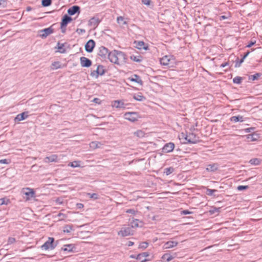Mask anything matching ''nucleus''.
I'll return each instance as SVG.
<instances>
[{
  "label": "nucleus",
  "instance_id": "obj_1",
  "mask_svg": "<svg viewBox=\"0 0 262 262\" xmlns=\"http://www.w3.org/2000/svg\"><path fill=\"white\" fill-rule=\"evenodd\" d=\"M108 59L112 63L122 65L126 62L127 57L124 53L114 50L110 52Z\"/></svg>",
  "mask_w": 262,
  "mask_h": 262
},
{
  "label": "nucleus",
  "instance_id": "obj_2",
  "mask_svg": "<svg viewBox=\"0 0 262 262\" xmlns=\"http://www.w3.org/2000/svg\"><path fill=\"white\" fill-rule=\"evenodd\" d=\"M124 118L131 122H135L140 118L137 112H127L124 114Z\"/></svg>",
  "mask_w": 262,
  "mask_h": 262
},
{
  "label": "nucleus",
  "instance_id": "obj_3",
  "mask_svg": "<svg viewBox=\"0 0 262 262\" xmlns=\"http://www.w3.org/2000/svg\"><path fill=\"white\" fill-rule=\"evenodd\" d=\"M54 239L53 237H49L48 240L42 246L41 248L43 250L54 249L55 246L53 245Z\"/></svg>",
  "mask_w": 262,
  "mask_h": 262
},
{
  "label": "nucleus",
  "instance_id": "obj_4",
  "mask_svg": "<svg viewBox=\"0 0 262 262\" xmlns=\"http://www.w3.org/2000/svg\"><path fill=\"white\" fill-rule=\"evenodd\" d=\"M109 53L110 52L106 48L103 46H101L99 49L98 54L102 59H105L106 58L108 59Z\"/></svg>",
  "mask_w": 262,
  "mask_h": 262
},
{
  "label": "nucleus",
  "instance_id": "obj_5",
  "mask_svg": "<svg viewBox=\"0 0 262 262\" xmlns=\"http://www.w3.org/2000/svg\"><path fill=\"white\" fill-rule=\"evenodd\" d=\"M119 235L125 237L133 234V230L130 227H123L118 232Z\"/></svg>",
  "mask_w": 262,
  "mask_h": 262
},
{
  "label": "nucleus",
  "instance_id": "obj_6",
  "mask_svg": "<svg viewBox=\"0 0 262 262\" xmlns=\"http://www.w3.org/2000/svg\"><path fill=\"white\" fill-rule=\"evenodd\" d=\"M95 46V41L92 39L89 40L85 45V51L88 53H91L93 51Z\"/></svg>",
  "mask_w": 262,
  "mask_h": 262
},
{
  "label": "nucleus",
  "instance_id": "obj_7",
  "mask_svg": "<svg viewBox=\"0 0 262 262\" xmlns=\"http://www.w3.org/2000/svg\"><path fill=\"white\" fill-rule=\"evenodd\" d=\"M23 193L27 196V199L33 198L35 197V191L33 189L30 188H26L23 189Z\"/></svg>",
  "mask_w": 262,
  "mask_h": 262
},
{
  "label": "nucleus",
  "instance_id": "obj_8",
  "mask_svg": "<svg viewBox=\"0 0 262 262\" xmlns=\"http://www.w3.org/2000/svg\"><path fill=\"white\" fill-rule=\"evenodd\" d=\"M72 20V18L68 15H64L62 18L60 23V28L63 29V27H66L67 25Z\"/></svg>",
  "mask_w": 262,
  "mask_h": 262
},
{
  "label": "nucleus",
  "instance_id": "obj_9",
  "mask_svg": "<svg viewBox=\"0 0 262 262\" xmlns=\"http://www.w3.org/2000/svg\"><path fill=\"white\" fill-rule=\"evenodd\" d=\"M174 148V144L169 142L165 144L162 148V151L164 153H168L171 152Z\"/></svg>",
  "mask_w": 262,
  "mask_h": 262
},
{
  "label": "nucleus",
  "instance_id": "obj_10",
  "mask_svg": "<svg viewBox=\"0 0 262 262\" xmlns=\"http://www.w3.org/2000/svg\"><path fill=\"white\" fill-rule=\"evenodd\" d=\"M80 61L82 67L88 68L92 65L91 60L85 57H80Z\"/></svg>",
  "mask_w": 262,
  "mask_h": 262
},
{
  "label": "nucleus",
  "instance_id": "obj_11",
  "mask_svg": "<svg viewBox=\"0 0 262 262\" xmlns=\"http://www.w3.org/2000/svg\"><path fill=\"white\" fill-rule=\"evenodd\" d=\"M39 32L42 33L39 34L40 37L43 38H46L47 36L53 32V29H52V27H49L40 30Z\"/></svg>",
  "mask_w": 262,
  "mask_h": 262
},
{
  "label": "nucleus",
  "instance_id": "obj_12",
  "mask_svg": "<svg viewBox=\"0 0 262 262\" xmlns=\"http://www.w3.org/2000/svg\"><path fill=\"white\" fill-rule=\"evenodd\" d=\"M128 18H125L123 16H120L117 18V22L121 27H123L124 25H127L128 24Z\"/></svg>",
  "mask_w": 262,
  "mask_h": 262
},
{
  "label": "nucleus",
  "instance_id": "obj_13",
  "mask_svg": "<svg viewBox=\"0 0 262 262\" xmlns=\"http://www.w3.org/2000/svg\"><path fill=\"white\" fill-rule=\"evenodd\" d=\"M77 12H80V7L78 6H73L68 10V13L70 15H73Z\"/></svg>",
  "mask_w": 262,
  "mask_h": 262
},
{
  "label": "nucleus",
  "instance_id": "obj_14",
  "mask_svg": "<svg viewBox=\"0 0 262 262\" xmlns=\"http://www.w3.org/2000/svg\"><path fill=\"white\" fill-rule=\"evenodd\" d=\"M100 23V20L97 17H92L89 21V25L92 27H96Z\"/></svg>",
  "mask_w": 262,
  "mask_h": 262
},
{
  "label": "nucleus",
  "instance_id": "obj_15",
  "mask_svg": "<svg viewBox=\"0 0 262 262\" xmlns=\"http://www.w3.org/2000/svg\"><path fill=\"white\" fill-rule=\"evenodd\" d=\"M186 143H196V138L195 135L192 134H189V135H187L186 138Z\"/></svg>",
  "mask_w": 262,
  "mask_h": 262
},
{
  "label": "nucleus",
  "instance_id": "obj_16",
  "mask_svg": "<svg viewBox=\"0 0 262 262\" xmlns=\"http://www.w3.org/2000/svg\"><path fill=\"white\" fill-rule=\"evenodd\" d=\"M112 106L117 108H125L124 104L122 100H115L112 102Z\"/></svg>",
  "mask_w": 262,
  "mask_h": 262
},
{
  "label": "nucleus",
  "instance_id": "obj_17",
  "mask_svg": "<svg viewBox=\"0 0 262 262\" xmlns=\"http://www.w3.org/2000/svg\"><path fill=\"white\" fill-rule=\"evenodd\" d=\"M178 244V243L176 241H168L164 244V248L165 249L172 248L173 247L177 246Z\"/></svg>",
  "mask_w": 262,
  "mask_h": 262
},
{
  "label": "nucleus",
  "instance_id": "obj_18",
  "mask_svg": "<svg viewBox=\"0 0 262 262\" xmlns=\"http://www.w3.org/2000/svg\"><path fill=\"white\" fill-rule=\"evenodd\" d=\"M149 255L147 252H143L139 254L136 256V259L141 261V262L146 261L147 260L146 257Z\"/></svg>",
  "mask_w": 262,
  "mask_h": 262
},
{
  "label": "nucleus",
  "instance_id": "obj_19",
  "mask_svg": "<svg viewBox=\"0 0 262 262\" xmlns=\"http://www.w3.org/2000/svg\"><path fill=\"white\" fill-rule=\"evenodd\" d=\"M28 117V112H23L21 114H18L15 118L16 121H20L27 118Z\"/></svg>",
  "mask_w": 262,
  "mask_h": 262
},
{
  "label": "nucleus",
  "instance_id": "obj_20",
  "mask_svg": "<svg viewBox=\"0 0 262 262\" xmlns=\"http://www.w3.org/2000/svg\"><path fill=\"white\" fill-rule=\"evenodd\" d=\"M57 161V156L55 155H53L49 157H46L45 158L44 161L46 163L51 162H56Z\"/></svg>",
  "mask_w": 262,
  "mask_h": 262
},
{
  "label": "nucleus",
  "instance_id": "obj_21",
  "mask_svg": "<svg viewBox=\"0 0 262 262\" xmlns=\"http://www.w3.org/2000/svg\"><path fill=\"white\" fill-rule=\"evenodd\" d=\"M259 138V135L257 134H249L247 136V138L249 141H257Z\"/></svg>",
  "mask_w": 262,
  "mask_h": 262
},
{
  "label": "nucleus",
  "instance_id": "obj_22",
  "mask_svg": "<svg viewBox=\"0 0 262 262\" xmlns=\"http://www.w3.org/2000/svg\"><path fill=\"white\" fill-rule=\"evenodd\" d=\"M102 145V144L98 141H92L90 143V147L94 149L100 148Z\"/></svg>",
  "mask_w": 262,
  "mask_h": 262
},
{
  "label": "nucleus",
  "instance_id": "obj_23",
  "mask_svg": "<svg viewBox=\"0 0 262 262\" xmlns=\"http://www.w3.org/2000/svg\"><path fill=\"white\" fill-rule=\"evenodd\" d=\"M106 70L104 69V68L102 65H98L97 69L96 70V72H97V75L102 76L104 74Z\"/></svg>",
  "mask_w": 262,
  "mask_h": 262
},
{
  "label": "nucleus",
  "instance_id": "obj_24",
  "mask_svg": "<svg viewBox=\"0 0 262 262\" xmlns=\"http://www.w3.org/2000/svg\"><path fill=\"white\" fill-rule=\"evenodd\" d=\"M170 58L168 56H165L160 59V63L163 66H167L169 64Z\"/></svg>",
  "mask_w": 262,
  "mask_h": 262
},
{
  "label": "nucleus",
  "instance_id": "obj_25",
  "mask_svg": "<svg viewBox=\"0 0 262 262\" xmlns=\"http://www.w3.org/2000/svg\"><path fill=\"white\" fill-rule=\"evenodd\" d=\"M218 168V165L217 164H210L208 165L206 170L208 171H214Z\"/></svg>",
  "mask_w": 262,
  "mask_h": 262
},
{
  "label": "nucleus",
  "instance_id": "obj_26",
  "mask_svg": "<svg viewBox=\"0 0 262 262\" xmlns=\"http://www.w3.org/2000/svg\"><path fill=\"white\" fill-rule=\"evenodd\" d=\"M130 80L132 81L136 82L139 84H142L143 82L139 76L137 75H134L133 77L130 78Z\"/></svg>",
  "mask_w": 262,
  "mask_h": 262
},
{
  "label": "nucleus",
  "instance_id": "obj_27",
  "mask_svg": "<svg viewBox=\"0 0 262 262\" xmlns=\"http://www.w3.org/2000/svg\"><path fill=\"white\" fill-rule=\"evenodd\" d=\"M130 58L131 60H133L134 61L137 62H141L143 59V57L140 55H138V56L132 55V56H130Z\"/></svg>",
  "mask_w": 262,
  "mask_h": 262
},
{
  "label": "nucleus",
  "instance_id": "obj_28",
  "mask_svg": "<svg viewBox=\"0 0 262 262\" xmlns=\"http://www.w3.org/2000/svg\"><path fill=\"white\" fill-rule=\"evenodd\" d=\"M139 223H140L141 224H142V222L139 221V220L134 219V220H133L132 221H131L130 223V225L132 228H136V227H138L139 226H141V225H139Z\"/></svg>",
  "mask_w": 262,
  "mask_h": 262
},
{
  "label": "nucleus",
  "instance_id": "obj_29",
  "mask_svg": "<svg viewBox=\"0 0 262 262\" xmlns=\"http://www.w3.org/2000/svg\"><path fill=\"white\" fill-rule=\"evenodd\" d=\"M60 68H61V66L60 62L59 61H55L53 62L51 66V69L52 70H56Z\"/></svg>",
  "mask_w": 262,
  "mask_h": 262
},
{
  "label": "nucleus",
  "instance_id": "obj_30",
  "mask_svg": "<svg viewBox=\"0 0 262 262\" xmlns=\"http://www.w3.org/2000/svg\"><path fill=\"white\" fill-rule=\"evenodd\" d=\"M162 258L167 262H169L173 258V257L168 253H165L162 256Z\"/></svg>",
  "mask_w": 262,
  "mask_h": 262
},
{
  "label": "nucleus",
  "instance_id": "obj_31",
  "mask_svg": "<svg viewBox=\"0 0 262 262\" xmlns=\"http://www.w3.org/2000/svg\"><path fill=\"white\" fill-rule=\"evenodd\" d=\"M230 120L231 121H233V122H243V116H232L231 118H230Z\"/></svg>",
  "mask_w": 262,
  "mask_h": 262
},
{
  "label": "nucleus",
  "instance_id": "obj_32",
  "mask_svg": "<svg viewBox=\"0 0 262 262\" xmlns=\"http://www.w3.org/2000/svg\"><path fill=\"white\" fill-rule=\"evenodd\" d=\"M261 75V74L259 73H256L254 75L249 76V80H252L253 81L257 80Z\"/></svg>",
  "mask_w": 262,
  "mask_h": 262
},
{
  "label": "nucleus",
  "instance_id": "obj_33",
  "mask_svg": "<svg viewBox=\"0 0 262 262\" xmlns=\"http://www.w3.org/2000/svg\"><path fill=\"white\" fill-rule=\"evenodd\" d=\"M261 160L257 158L252 159L249 161V163L254 165H258L260 163Z\"/></svg>",
  "mask_w": 262,
  "mask_h": 262
},
{
  "label": "nucleus",
  "instance_id": "obj_34",
  "mask_svg": "<svg viewBox=\"0 0 262 262\" xmlns=\"http://www.w3.org/2000/svg\"><path fill=\"white\" fill-rule=\"evenodd\" d=\"M145 45V43L143 41H138L137 42V48L139 49H143L144 50H147V47H145L144 46Z\"/></svg>",
  "mask_w": 262,
  "mask_h": 262
},
{
  "label": "nucleus",
  "instance_id": "obj_35",
  "mask_svg": "<svg viewBox=\"0 0 262 262\" xmlns=\"http://www.w3.org/2000/svg\"><path fill=\"white\" fill-rule=\"evenodd\" d=\"M64 44L63 43H60L58 42L57 43V48L59 50V51L61 53H63L66 52V50L64 49Z\"/></svg>",
  "mask_w": 262,
  "mask_h": 262
},
{
  "label": "nucleus",
  "instance_id": "obj_36",
  "mask_svg": "<svg viewBox=\"0 0 262 262\" xmlns=\"http://www.w3.org/2000/svg\"><path fill=\"white\" fill-rule=\"evenodd\" d=\"M74 246L72 245H66L62 248L63 251H72Z\"/></svg>",
  "mask_w": 262,
  "mask_h": 262
},
{
  "label": "nucleus",
  "instance_id": "obj_37",
  "mask_svg": "<svg viewBox=\"0 0 262 262\" xmlns=\"http://www.w3.org/2000/svg\"><path fill=\"white\" fill-rule=\"evenodd\" d=\"M174 171V168L172 167L166 168L164 169V173L168 176Z\"/></svg>",
  "mask_w": 262,
  "mask_h": 262
},
{
  "label": "nucleus",
  "instance_id": "obj_38",
  "mask_svg": "<svg viewBox=\"0 0 262 262\" xmlns=\"http://www.w3.org/2000/svg\"><path fill=\"white\" fill-rule=\"evenodd\" d=\"M52 4V0H42L41 5L43 7H48Z\"/></svg>",
  "mask_w": 262,
  "mask_h": 262
},
{
  "label": "nucleus",
  "instance_id": "obj_39",
  "mask_svg": "<svg viewBox=\"0 0 262 262\" xmlns=\"http://www.w3.org/2000/svg\"><path fill=\"white\" fill-rule=\"evenodd\" d=\"M134 135L139 138H142L144 136L145 134L142 130H138L137 131L134 133Z\"/></svg>",
  "mask_w": 262,
  "mask_h": 262
},
{
  "label": "nucleus",
  "instance_id": "obj_40",
  "mask_svg": "<svg viewBox=\"0 0 262 262\" xmlns=\"http://www.w3.org/2000/svg\"><path fill=\"white\" fill-rule=\"evenodd\" d=\"M220 207H212L211 209L209 210V212L211 214H213L215 213H219L220 212Z\"/></svg>",
  "mask_w": 262,
  "mask_h": 262
},
{
  "label": "nucleus",
  "instance_id": "obj_41",
  "mask_svg": "<svg viewBox=\"0 0 262 262\" xmlns=\"http://www.w3.org/2000/svg\"><path fill=\"white\" fill-rule=\"evenodd\" d=\"M242 79H243L242 77H239V76H236L233 78V82L234 83L240 84L242 82Z\"/></svg>",
  "mask_w": 262,
  "mask_h": 262
},
{
  "label": "nucleus",
  "instance_id": "obj_42",
  "mask_svg": "<svg viewBox=\"0 0 262 262\" xmlns=\"http://www.w3.org/2000/svg\"><path fill=\"white\" fill-rule=\"evenodd\" d=\"M244 60L242 58L241 59H239L238 58L236 59L235 61V67L238 68L241 67V64L244 62Z\"/></svg>",
  "mask_w": 262,
  "mask_h": 262
},
{
  "label": "nucleus",
  "instance_id": "obj_43",
  "mask_svg": "<svg viewBox=\"0 0 262 262\" xmlns=\"http://www.w3.org/2000/svg\"><path fill=\"white\" fill-rule=\"evenodd\" d=\"M134 98L135 100H138V101H142L144 100H145V98L143 96L140 95H135L134 96Z\"/></svg>",
  "mask_w": 262,
  "mask_h": 262
},
{
  "label": "nucleus",
  "instance_id": "obj_44",
  "mask_svg": "<svg viewBox=\"0 0 262 262\" xmlns=\"http://www.w3.org/2000/svg\"><path fill=\"white\" fill-rule=\"evenodd\" d=\"M69 165L74 168L78 167L80 166L79 161H75L73 162L70 163V164H69Z\"/></svg>",
  "mask_w": 262,
  "mask_h": 262
},
{
  "label": "nucleus",
  "instance_id": "obj_45",
  "mask_svg": "<svg viewBox=\"0 0 262 262\" xmlns=\"http://www.w3.org/2000/svg\"><path fill=\"white\" fill-rule=\"evenodd\" d=\"M216 191H217V190H215V189H207L206 193L208 195L212 196V195H214L213 194V193L215 192H216Z\"/></svg>",
  "mask_w": 262,
  "mask_h": 262
},
{
  "label": "nucleus",
  "instance_id": "obj_46",
  "mask_svg": "<svg viewBox=\"0 0 262 262\" xmlns=\"http://www.w3.org/2000/svg\"><path fill=\"white\" fill-rule=\"evenodd\" d=\"M88 196H89V197L91 199H93L94 200H97L99 198L98 197V194L97 193H89L88 194Z\"/></svg>",
  "mask_w": 262,
  "mask_h": 262
},
{
  "label": "nucleus",
  "instance_id": "obj_47",
  "mask_svg": "<svg viewBox=\"0 0 262 262\" xmlns=\"http://www.w3.org/2000/svg\"><path fill=\"white\" fill-rule=\"evenodd\" d=\"M10 202L8 199H6L5 198L0 199V205H2L4 204L7 205Z\"/></svg>",
  "mask_w": 262,
  "mask_h": 262
},
{
  "label": "nucleus",
  "instance_id": "obj_48",
  "mask_svg": "<svg viewBox=\"0 0 262 262\" xmlns=\"http://www.w3.org/2000/svg\"><path fill=\"white\" fill-rule=\"evenodd\" d=\"M179 138L180 140H185L184 141V143H186V138H187V135H185L184 133H182L179 135Z\"/></svg>",
  "mask_w": 262,
  "mask_h": 262
},
{
  "label": "nucleus",
  "instance_id": "obj_49",
  "mask_svg": "<svg viewBox=\"0 0 262 262\" xmlns=\"http://www.w3.org/2000/svg\"><path fill=\"white\" fill-rule=\"evenodd\" d=\"M148 243L146 242H142L140 244L139 248L142 249H146L148 247Z\"/></svg>",
  "mask_w": 262,
  "mask_h": 262
},
{
  "label": "nucleus",
  "instance_id": "obj_50",
  "mask_svg": "<svg viewBox=\"0 0 262 262\" xmlns=\"http://www.w3.org/2000/svg\"><path fill=\"white\" fill-rule=\"evenodd\" d=\"M11 163V160L10 159H1L0 160V163L1 164H9Z\"/></svg>",
  "mask_w": 262,
  "mask_h": 262
},
{
  "label": "nucleus",
  "instance_id": "obj_51",
  "mask_svg": "<svg viewBox=\"0 0 262 262\" xmlns=\"http://www.w3.org/2000/svg\"><path fill=\"white\" fill-rule=\"evenodd\" d=\"M249 188L248 186L239 185L237 187V189L239 191L246 190Z\"/></svg>",
  "mask_w": 262,
  "mask_h": 262
},
{
  "label": "nucleus",
  "instance_id": "obj_52",
  "mask_svg": "<svg viewBox=\"0 0 262 262\" xmlns=\"http://www.w3.org/2000/svg\"><path fill=\"white\" fill-rule=\"evenodd\" d=\"M7 5L6 0H0V8H5Z\"/></svg>",
  "mask_w": 262,
  "mask_h": 262
},
{
  "label": "nucleus",
  "instance_id": "obj_53",
  "mask_svg": "<svg viewBox=\"0 0 262 262\" xmlns=\"http://www.w3.org/2000/svg\"><path fill=\"white\" fill-rule=\"evenodd\" d=\"M57 216L59 217V220H63L66 217V215L61 212L59 213Z\"/></svg>",
  "mask_w": 262,
  "mask_h": 262
},
{
  "label": "nucleus",
  "instance_id": "obj_54",
  "mask_svg": "<svg viewBox=\"0 0 262 262\" xmlns=\"http://www.w3.org/2000/svg\"><path fill=\"white\" fill-rule=\"evenodd\" d=\"M72 230V227L71 226H66L64 227L63 230L64 232H70Z\"/></svg>",
  "mask_w": 262,
  "mask_h": 262
},
{
  "label": "nucleus",
  "instance_id": "obj_55",
  "mask_svg": "<svg viewBox=\"0 0 262 262\" xmlns=\"http://www.w3.org/2000/svg\"><path fill=\"white\" fill-rule=\"evenodd\" d=\"M15 242V239L14 237H9L8 240V244H12Z\"/></svg>",
  "mask_w": 262,
  "mask_h": 262
},
{
  "label": "nucleus",
  "instance_id": "obj_56",
  "mask_svg": "<svg viewBox=\"0 0 262 262\" xmlns=\"http://www.w3.org/2000/svg\"><path fill=\"white\" fill-rule=\"evenodd\" d=\"M76 32L78 34H80L84 33L85 32V30L83 29L78 28L76 30Z\"/></svg>",
  "mask_w": 262,
  "mask_h": 262
},
{
  "label": "nucleus",
  "instance_id": "obj_57",
  "mask_svg": "<svg viewBox=\"0 0 262 262\" xmlns=\"http://www.w3.org/2000/svg\"><path fill=\"white\" fill-rule=\"evenodd\" d=\"M142 2L144 5L149 6L150 5L151 1L150 0H142Z\"/></svg>",
  "mask_w": 262,
  "mask_h": 262
},
{
  "label": "nucleus",
  "instance_id": "obj_58",
  "mask_svg": "<svg viewBox=\"0 0 262 262\" xmlns=\"http://www.w3.org/2000/svg\"><path fill=\"white\" fill-rule=\"evenodd\" d=\"M126 213H131L133 214H135L136 213V211L133 209H129L126 210Z\"/></svg>",
  "mask_w": 262,
  "mask_h": 262
},
{
  "label": "nucleus",
  "instance_id": "obj_59",
  "mask_svg": "<svg viewBox=\"0 0 262 262\" xmlns=\"http://www.w3.org/2000/svg\"><path fill=\"white\" fill-rule=\"evenodd\" d=\"M91 75L93 77H95L96 78H97L99 76V75H97V72H96V70L92 71L91 73Z\"/></svg>",
  "mask_w": 262,
  "mask_h": 262
},
{
  "label": "nucleus",
  "instance_id": "obj_60",
  "mask_svg": "<svg viewBox=\"0 0 262 262\" xmlns=\"http://www.w3.org/2000/svg\"><path fill=\"white\" fill-rule=\"evenodd\" d=\"M254 129V127H249V128H247L245 129V131L246 133H250L252 131H253Z\"/></svg>",
  "mask_w": 262,
  "mask_h": 262
},
{
  "label": "nucleus",
  "instance_id": "obj_61",
  "mask_svg": "<svg viewBox=\"0 0 262 262\" xmlns=\"http://www.w3.org/2000/svg\"><path fill=\"white\" fill-rule=\"evenodd\" d=\"M255 43V41H251L249 43V44L247 46V47L250 48L252 47L253 45H254Z\"/></svg>",
  "mask_w": 262,
  "mask_h": 262
},
{
  "label": "nucleus",
  "instance_id": "obj_62",
  "mask_svg": "<svg viewBox=\"0 0 262 262\" xmlns=\"http://www.w3.org/2000/svg\"><path fill=\"white\" fill-rule=\"evenodd\" d=\"M93 102L96 103H100V99L97 98H95L93 99Z\"/></svg>",
  "mask_w": 262,
  "mask_h": 262
},
{
  "label": "nucleus",
  "instance_id": "obj_63",
  "mask_svg": "<svg viewBox=\"0 0 262 262\" xmlns=\"http://www.w3.org/2000/svg\"><path fill=\"white\" fill-rule=\"evenodd\" d=\"M77 207L79 209H81L83 207V205L81 203L77 204Z\"/></svg>",
  "mask_w": 262,
  "mask_h": 262
},
{
  "label": "nucleus",
  "instance_id": "obj_64",
  "mask_svg": "<svg viewBox=\"0 0 262 262\" xmlns=\"http://www.w3.org/2000/svg\"><path fill=\"white\" fill-rule=\"evenodd\" d=\"M249 54H250V52L249 51L247 52L245 54L244 56L242 57V58L244 60L249 55Z\"/></svg>",
  "mask_w": 262,
  "mask_h": 262
}]
</instances>
